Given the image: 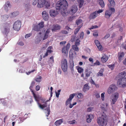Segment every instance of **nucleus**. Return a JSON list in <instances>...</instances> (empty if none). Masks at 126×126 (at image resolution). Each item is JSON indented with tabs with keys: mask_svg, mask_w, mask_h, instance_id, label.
Wrapping results in <instances>:
<instances>
[{
	"mask_svg": "<svg viewBox=\"0 0 126 126\" xmlns=\"http://www.w3.org/2000/svg\"><path fill=\"white\" fill-rule=\"evenodd\" d=\"M98 125L100 126H106L108 122V119L105 115H102L96 119Z\"/></svg>",
	"mask_w": 126,
	"mask_h": 126,
	"instance_id": "obj_2",
	"label": "nucleus"
},
{
	"mask_svg": "<svg viewBox=\"0 0 126 126\" xmlns=\"http://www.w3.org/2000/svg\"><path fill=\"white\" fill-rule=\"evenodd\" d=\"M94 118V116L92 114L88 115L86 116V121L88 123H90L92 119Z\"/></svg>",
	"mask_w": 126,
	"mask_h": 126,
	"instance_id": "obj_15",
	"label": "nucleus"
},
{
	"mask_svg": "<svg viewBox=\"0 0 126 126\" xmlns=\"http://www.w3.org/2000/svg\"><path fill=\"white\" fill-rule=\"evenodd\" d=\"M80 41L79 39L77 38L75 40V44L78 45H79L80 44Z\"/></svg>",
	"mask_w": 126,
	"mask_h": 126,
	"instance_id": "obj_45",
	"label": "nucleus"
},
{
	"mask_svg": "<svg viewBox=\"0 0 126 126\" xmlns=\"http://www.w3.org/2000/svg\"><path fill=\"white\" fill-rule=\"evenodd\" d=\"M33 0V2L32 3V5H36L37 2H38V0Z\"/></svg>",
	"mask_w": 126,
	"mask_h": 126,
	"instance_id": "obj_56",
	"label": "nucleus"
},
{
	"mask_svg": "<svg viewBox=\"0 0 126 126\" xmlns=\"http://www.w3.org/2000/svg\"><path fill=\"white\" fill-rule=\"evenodd\" d=\"M53 51L52 50L49 49H47V51L46 52L45 54L43 56V57L44 58L45 57L47 56L48 55V54H50Z\"/></svg>",
	"mask_w": 126,
	"mask_h": 126,
	"instance_id": "obj_30",
	"label": "nucleus"
},
{
	"mask_svg": "<svg viewBox=\"0 0 126 126\" xmlns=\"http://www.w3.org/2000/svg\"><path fill=\"white\" fill-rule=\"evenodd\" d=\"M75 120H74L72 121H69L68 122V123L71 124H73L75 123Z\"/></svg>",
	"mask_w": 126,
	"mask_h": 126,
	"instance_id": "obj_63",
	"label": "nucleus"
},
{
	"mask_svg": "<svg viewBox=\"0 0 126 126\" xmlns=\"http://www.w3.org/2000/svg\"><path fill=\"white\" fill-rule=\"evenodd\" d=\"M77 103L76 102H75L73 104H70L69 106V107L70 108H72Z\"/></svg>",
	"mask_w": 126,
	"mask_h": 126,
	"instance_id": "obj_55",
	"label": "nucleus"
},
{
	"mask_svg": "<svg viewBox=\"0 0 126 126\" xmlns=\"http://www.w3.org/2000/svg\"><path fill=\"white\" fill-rule=\"evenodd\" d=\"M61 68L64 72H66L67 70V62L66 59L62 61L61 65Z\"/></svg>",
	"mask_w": 126,
	"mask_h": 126,
	"instance_id": "obj_6",
	"label": "nucleus"
},
{
	"mask_svg": "<svg viewBox=\"0 0 126 126\" xmlns=\"http://www.w3.org/2000/svg\"><path fill=\"white\" fill-rule=\"evenodd\" d=\"M49 13L50 16L52 17H54L58 14V12L53 10H50Z\"/></svg>",
	"mask_w": 126,
	"mask_h": 126,
	"instance_id": "obj_12",
	"label": "nucleus"
},
{
	"mask_svg": "<svg viewBox=\"0 0 126 126\" xmlns=\"http://www.w3.org/2000/svg\"><path fill=\"white\" fill-rule=\"evenodd\" d=\"M38 104L39 105V107L42 109H43L47 107V106L46 104L41 105L39 102L38 103Z\"/></svg>",
	"mask_w": 126,
	"mask_h": 126,
	"instance_id": "obj_31",
	"label": "nucleus"
},
{
	"mask_svg": "<svg viewBox=\"0 0 126 126\" xmlns=\"http://www.w3.org/2000/svg\"><path fill=\"white\" fill-rule=\"evenodd\" d=\"M10 24L6 23L5 24L3 29L2 30V33L4 34H7L10 30Z\"/></svg>",
	"mask_w": 126,
	"mask_h": 126,
	"instance_id": "obj_5",
	"label": "nucleus"
},
{
	"mask_svg": "<svg viewBox=\"0 0 126 126\" xmlns=\"http://www.w3.org/2000/svg\"><path fill=\"white\" fill-rule=\"evenodd\" d=\"M112 14V13L110 10H106L105 13V16L106 18H109Z\"/></svg>",
	"mask_w": 126,
	"mask_h": 126,
	"instance_id": "obj_17",
	"label": "nucleus"
},
{
	"mask_svg": "<svg viewBox=\"0 0 126 126\" xmlns=\"http://www.w3.org/2000/svg\"><path fill=\"white\" fill-rule=\"evenodd\" d=\"M84 73L85 75L84 79H87L90 76V74L92 73V72L90 71L87 68L85 69Z\"/></svg>",
	"mask_w": 126,
	"mask_h": 126,
	"instance_id": "obj_10",
	"label": "nucleus"
},
{
	"mask_svg": "<svg viewBox=\"0 0 126 126\" xmlns=\"http://www.w3.org/2000/svg\"><path fill=\"white\" fill-rule=\"evenodd\" d=\"M111 5L112 7H114L115 5V3L114 0H108Z\"/></svg>",
	"mask_w": 126,
	"mask_h": 126,
	"instance_id": "obj_34",
	"label": "nucleus"
},
{
	"mask_svg": "<svg viewBox=\"0 0 126 126\" xmlns=\"http://www.w3.org/2000/svg\"><path fill=\"white\" fill-rule=\"evenodd\" d=\"M112 101L111 102V104L112 105H113L115 104V102L117 101V99H115L114 98H113L112 99Z\"/></svg>",
	"mask_w": 126,
	"mask_h": 126,
	"instance_id": "obj_51",
	"label": "nucleus"
},
{
	"mask_svg": "<svg viewBox=\"0 0 126 126\" xmlns=\"http://www.w3.org/2000/svg\"><path fill=\"white\" fill-rule=\"evenodd\" d=\"M90 88V87L88 86V84H85L83 87V91L84 92L87 91Z\"/></svg>",
	"mask_w": 126,
	"mask_h": 126,
	"instance_id": "obj_24",
	"label": "nucleus"
},
{
	"mask_svg": "<svg viewBox=\"0 0 126 126\" xmlns=\"http://www.w3.org/2000/svg\"><path fill=\"white\" fill-rule=\"evenodd\" d=\"M40 99V100L42 101L41 102H42L43 103H45V104L46 103V102H45V99L42 98H40L39 96V98L38 99V100H37L38 101H36V100H35L37 102H38L39 101L38 99Z\"/></svg>",
	"mask_w": 126,
	"mask_h": 126,
	"instance_id": "obj_53",
	"label": "nucleus"
},
{
	"mask_svg": "<svg viewBox=\"0 0 126 126\" xmlns=\"http://www.w3.org/2000/svg\"><path fill=\"white\" fill-rule=\"evenodd\" d=\"M71 100H70L69 99H68L66 101V105H68L71 101Z\"/></svg>",
	"mask_w": 126,
	"mask_h": 126,
	"instance_id": "obj_58",
	"label": "nucleus"
},
{
	"mask_svg": "<svg viewBox=\"0 0 126 126\" xmlns=\"http://www.w3.org/2000/svg\"><path fill=\"white\" fill-rule=\"evenodd\" d=\"M93 35L95 37H97L98 35V32H95L93 33Z\"/></svg>",
	"mask_w": 126,
	"mask_h": 126,
	"instance_id": "obj_60",
	"label": "nucleus"
},
{
	"mask_svg": "<svg viewBox=\"0 0 126 126\" xmlns=\"http://www.w3.org/2000/svg\"><path fill=\"white\" fill-rule=\"evenodd\" d=\"M101 58V60L102 63H105L108 60V57L104 54H103Z\"/></svg>",
	"mask_w": 126,
	"mask_h": 126,
	"instance_id": "obj_14",
	"label": "nucleus"
},
{
	"mask_svg": "<svg viewBox=\"0 0 126 126\" xmlns=\"http://www.w3.org/2000/svg\"><path fill=\"white\" fill-rule=\"evenodd\" d=\"M78 45L76 44L73 45L72 46V48L75 51H79V48L77 46Z\"/></svg>",
	"mask_w": 126,
	"mask_h": 126,
	"instance_id": "obj_28",
	"label": "nucleus"
},
{
	"mask_svg": "<svg viewBox=\"0 0 126 126\" xmlns=\"http://www.w3.org/2000/svg\"><path fill=\"white\" fill-rule=\"evenodd\" d=\"M42 15L43 19L45 21H47L49 18L48 15L46 11H44L42 13Z\"/></svg>",
	"mask_w": 126,
	"mask_h": 126,
	"instance_id": "obj_11",
	"label": "nucleus"
},
{
	"mask_svg": "<svg viewBox=\"0 0 126 126\" xmlns=\"http://www.w3.org/2000/svg\"><path fill=\"white\" fill-rule=\"evenodd\" d=\"M80 28L78 27L75 29V30L74 32V33L75 35H76L78 33L80 29Z\"/></svg>",
	"mask_w": 126,
	"mask_h": 126,
	"instance_id": "obj_43",
	"label": "nucleus"
},
{
	"mask_svg": "<svg viewBox=\"0 0 126 126\" xmlns=\"http://www.w3.org/2000/svg\"><path fill=\"white\" fill-rule=\"evenodd\" d=\"M24 119L23 118L19 117L17 121H18V123H20L23 121V120Z\"/></svg>",
	"mask_w": 126,
	"mask_h": 126,
	"instance_id": "obj_41",
	"label": "nucleus"
},
{
	"mask_svg": "<svg viewBox=\"0 0 126 126\" xmlns=\"http://www.w3.org/2000/svg\"><path fill=\"white\" fill-rule=\"evenodd\" d=\"M21 26V22L20 21L17 20L14 23V24L13 28L15 30L19 31Z\"/></svg>",
	"mask_w": 126,
	"mask_h": 126,
	"instance_id": "obj_7",
	"label": "nucleus"
},
{
	"mask_svg": "<svg viewBox=\"0 0 126 126\" xmlns=\"http://www.w3.org/2000/svg\"><path fill=\"white\" fill-rule=\"evenodd\" d=\"M95 43L97 46L98 49L100 50H102L103 49L102 47L101 44L97 40H95L94 41Z\"/></svg>",
	"mask_w": 126,
	"mask_h": 126,
	"instance_id": "obj_13",
	"label": "nucleus"
},
{
	"mask_svg": "<svg viewBox=\"0 0 126 126\" xmlns=\"http://www.w3.org/2000/svg\"><path fill=\"white\" fill-rule=\"evenodd\" d=\"M45 5L46 7L47 8H49L50 6V3L47 2H46V3L44 4Z\"/></svg>",
	"mask_w": 126,
	"mask_h": 126,
	"instance_id": "obj_48",
	"label": "nucleus"
},
{
	"mask_svg": "<svg viewBox=\"0 0 126 126\" xmlns=\"http://www.w3.org/2000/svg\"><path fill=\"white\" fill-rule=\"evenodd\" d=\"M67 50L68 49L67 48L65 47L64 46L62 48V52L63 53L66 54V52H67Z\"/></svg>",
	"mask_w": 126,
	"mask_h": 126,
	"instance_id": "obj_35",
	"label": "nucleus"
},
{
	"mask_svg": "<svg viewBox=\"0 0 126 126\" xmlns=\"http://www.w3.org/2000/svg\"><path fill=\"white\" fill-rule=\"evenodd\" d=\"M63 122V119H61L56 121L55 122V124L56 126H59Z\"/></svg>",
	"mask_w": 126,
	"mask_h": 126,
	"instance_id": "obj_22",
	"label": "nucleus"
},
{
	"mask_svg": "<svg viewBox=\"0 0 126 126\" xmlns=\"http://www.w3.org/2000/svg\"><path fill=\"white\" fill-rule=\"evenodd\" d=\"M74 52L75 53V52L73 50L71 49L69 53V57L70 58L69 60L70 64V67L71 71H73L74 70L73 67L74 64L73 61V55Z\"/></svg>",
	"mask_w": 126,
	"mask_h": 126,
	"instance_id": "obj_3",
	"label": "nucleus"
},
{
	"mask_svg": "<svg viewBox=\"0 0 126 126\" xmlns=\"http://www.w3.org/2000/svg\"><path fill=\"white\" fill-rule=\"evenodd\" d=\"M97 16V14L95 11L90 14L89 18L90 19H94Z\"/></svg>",
	"mask_w": 126,
	"mask_h": 126,
	"instance_id": "obj_19",
	"label": "nucleus"
},
{
	"mask_svg": "<svg viewBox=\"0 0 126 126\" xmlns=\"http://www.w3.org/2000/svg\"><path fill=\"white\" fill-rule=\"evenodd\" d=\"M126 76V72L123 71L120 73L117 76L118 78L119 79H122V78H126L125 77Z\"/></svg>",
	"mask_w": 126,
	"mask_h": 126,
	"instance_id": "obj_20",
	"label": "nucleus"
},
{
	"mask_svg": "<svg viewBox=\"0 0 126 126\" xmlns=\"http://www.w3.org/2000/svg\"><path fill=\"white\" fill-rule=\"evenodd\" d=\"M83 96V95L81 93H78L77 95V97L79 98H82Z\"/></svg>",
	"mask_w": 126,
	"mask_h": 126,
	"instance_id": "obj_50",
	"label": "nucleus"
},
{
	"mask_svg": "<svg viewBox=\"0 0 126 126\" xmlns=\"http://www.w3.org/2000/svg\"><path fill=\"white\" fill-rule=\"evenodd\" d=\"M45 110H47V112H46V116L48 117L50 114V110L49 107L47 108L46 109V110L45 109Z\"/></svg>",
	"mask_w": 126,
	"mask_h": 126,
	"instance_id": "obj_37",
	"label": "nucleus"
},
{
	"mask_svg": "<svg viewBox=\"0 0 126 126\" xmlns=\"http://www.w3.org/2000/svg\"><path fill=\"white\" fill-rule=\"evenodd\" d=\"M78 72L79 73H81L83 72V69L81 67H79L77 68Z\"/></svg>",
	"mask_w": 126,
	"mask_h": 126,
	"instance_id": "obj_39",
	"label": "nucleus"
},
{
	"mask_svg": "<svg viewBox=\"0 0 126 126\" xmlns=\"http://www.w3.org/2000/svg\"><path fill=\"white\" fill-rule=\"evenodd\" d=\"M117 85L119 87L123 88L126 86V78L119 79L117 82Z\"/></svg>",
	"mask_w": 126,
	"mask_h": 126,
	"instance_id": "obj_4",
	"label": "nucleus"
},
{
	"mask_svg": "<svg viewBox=\"0 0 126 126\" xmlns=\"http://www.w3.org/2000/svg\"><path fill=\"white\" fill-rule=\"evenodd\" d=\"M84 36V34L83 32H81L79 34V39L81 40L83 39V37Z\"/></svg>",
	"mask_w": 126,
	"mask_h": 126,
	"instance_id": "obj_33",
	"label": "nucleus"
},
{
	"mask_svg": "<svg viewBox=\"0 0 126 126\" xmlns=\"http://www.w3.org/2000/svg\"><path fill=\"white\" fill-rule=\"evenodd\" d=\"M46 3V1L45 0H38L37 7L39 8H41L43 7Z\"/></svg>",
	"mask_w": 126,
	"mask_h": 126,
	"instance_id": "obj_9",
	"label": "nucleus"
},
{
	"mask_svg": "<svg viewBox=\"0 0 126 126\" xmlns=\"http://www.w3.org/2000/svg\"><path fill=\"white\" fill-rule=\"evenodd\" d=\"M24 5L25 7V10L27 11L29 10V9L30 7V5L29 4V2H28L27 3H25Z\"/></svg>",
	"mask_w": 126,
	"mask_h": 126,
	"instance_id": "obj_26",
	"label": "nucleus"
},
{
	"mask_svg": "<svg viewBox=\"0 0 126 126\" xmlns=\"http://www.w3.org/2000/svg\"><path fill=\"white\" fill-rule=\"evenodd\" d=\"M35 84V82L34 81H32L31 83V86H30L29 88L30 90L31 91L32 93L33 96L34 97L35 99L36 100V101H38V99L39 98V96H36V95L34 92L33 91V90L32 89V88L33 87V86H34Z\"/></svg>",
	"mask_w": 126,
	"mask_h": 126,
	"instance_id": "obj_8",
	"label": "nucleus"
},
{
	"mask_svg": "<svg viewBox=\"0 0 126 126\" xmlns=\"http://www.w3.org/2000/svg\"><path fill=\"white\" fill-rule=\"evenodd\" d=\"M61 28V26L58 24H56L53 25V28L52 29V31H55L56 30H60Z\"/></svg>",
	"mask_w": 126,
	"mask_h": 126,
	"instance_id": "obj_21",
	"label": "nucleus"
},
{
	"mask_svg": "<svg viewBox=\"0 0 126 126\" xmlns=\"http://www.w3.org/2000/svg\"><path fill=\"white\" fill-rule=\"evenodd\" d=\"M76 36V35H74L71 36V41L72 42H73L75 41V39Z\"/></svg>",
	"mask_w": 126,
	"mask_h": 126,
	"instance_id": "obj_52",
	"label": "nucleus"
},
{
	"mask_svg": "<svg viewBox=\"0 0 126 126\" xmlns=\"http://www.w3.org/2000/svg\"><path fill=\"white\" fill-rule=\"evenodd\" d=\"M119 96V94L117 92H116L115 93V95H114V98L115 99H116L117 100Z\"/></svg>",
	"mask_w": 126,
	"mask_h": 126,
	"instance_id": "obj_49",
	"label": "nucleus"
},
{
	"mask_svg": "<svg viewBox=\"0 0 126 126\" xmlns=\"http://www.w3.org/2000/svg\"><path fill=\"white\" fill-rule=\"evenodd\" d=\"M77 1L79 4V8H81L84 2L83 0H78Z\"/></svg>",
	"mask_w": 126,
	"mask_h": 126,
	"instance_id": "obj_25",
	"label": "nucleus"
},
{
	"mask_svg": "<svg viewBox=\"0 0 126 126\" xmlns=\"http://www.w3.org/2000/svg\"><path fill=\"white\" fill-rule=\"evenodd\" d=\"M76 24L77 26L78 27L81 28L82 26L83 23L81 19L77 20L76 21Z\"/></svg>",
	"mask_w": 126,
	"mask_h": 126,
	"instance_id": "obj_16",
	"label": "nucleus"
},
{
	"mask_svg": "<svg viewBox=\"0 0 126 126\" xmlns=\"http://www.w3.org/2000/svg\"><path fill=\"white\" fill-rule=\"evenodd\" d=\"M93 109V107H91L88 108L87 109V111L88 112H90L92 111Z\"/></svg>",
	"mask_w": 126,
	"mask_h": 126,
	"instance_id": "obj_61",
	"label": "nucleus"
},
{
	"mask_svg": "<svg viewBox=\"0 0 126 126\" xmlns=\"http://www.w3.org/2000/svg\"><path fill=\"white\" fill-rule=\"evenodd\" d=\"M124 54L123 52H118V59L120 62L123 59L124 57Z\"/></svg>",
	"mask_w": 126,
	"mask_h": 126,
	"instance_id": "obj_18",
	"label": "nucleus"
},
{
	"mask_svg": "<svg viewBox=\"0 0 126 126\" xmlns=\"http://www.w3.org/2000/svg\"><path fill=\"white\" fill-rule=\"evenodd\" d=\"M110 36V34L109 33H108L106 35L103 37V39H106L108 38H109Z\"/></svg>",
	"mask_w": 126,
	"mask_h": 126,
	"instance_id": "obj_59",
	"label": "nucleus"
},
{
	"mask_svg": "<svg viewBox=\"0 0 126 126\" xmlns=\"http://www.w3.org/2000/svg\"><path fill=\"white\" fill-rule=\"evenodd\" d=\"M61 33H62L63 34H67V33H68V32L67 31H66L63 30L62 31H61Z\"/></svg>",
	"mask_w": 126,
	"mask_h": 126,
	"instance_id": "obj_64",
	"label": "nucleus"
},
{
	"mask_svg": "<svg viewBox=\"0 0 126 126\" xmlns=\"http://www.w3.org/2000/svg\"><path fill=\"white\" fill-rule=\"evenodd\" d=\"M44 22L42 21L38 24V25L40 29L43 28L44 26Z\"/></svg>",
	"mask_w": 126,
	"mask_h": 126,
	"instance_id": "obj_32",
	"label": "nucleus"
},
{
	"mask_svg": "<svg viewBox=\"0 0 126 126\" xmlns=\"http://www.w3.org/2000/svg\"><path fill=\"white\" fill-rule=\"evenodd\" d=\"M103 11V9H99L98 11H95V12L98 15V14H99L100 13L102 12Z\"/></svg>",
	"mask_w": 126,
	"mask_h": 126,
	"instance_id": "obj_54",
	"label": "nucleus"
},
{
	"mask_svg": "<svg viewBox=\"0 0 126 126\" xmlns=\"http://www.w3.org/2000/svg\"><path fill=\"white\" fill-rule=\"evenodd\" d=\"M98 2L99 3V4L103 8L104 7L105 4L103 0H98Z\"/></svg>",
	"mask_w": 126,
	"mask_h": 126,
	"instance_id": "obj_29",
	"label": "nucleus"
},
{
	"mask_svg": "<svg viewBox=\"0 0 126 126\" xmlns=\"http://www.w3.org/2000/svg\"><path fill=\"white\" fill-rule=\"evenodd\" d=\"M107 92L108 94H111L114 92L113 90H111V89L109 87L108 89Z\"/></svg>",
	"mask_w": 126,
	"mask_h": 126,
	"instance_id": "obj_46",
	"label": "nucleus"
},
{
	"mask_svg": "<svg viewBox=\"0 0 126 126\" xmlns=\"http://www.w3.org/2000/svg\"><path fill=\"white\" fill-rule=\"evenodd\" d=\"M75 95V94L74 93L72 94H71L70 95L69 97V98H68L70 100H72V99L73 98L74 96Z\"/></svg>",
	"mask_w": 126,
	"mask_h": 126,
	"instance_id": "obj_47",
	"label": "nucleus"
},
{
	"mask_svg": "<svg viewBox=\"0 0 126 126\" xmlns=\"http://www.w3.org/2000/svg\"><path fill=\"white\" fill-rule=\"evenodd\" d=\"M109 8L110 10H110L111 11V12L112 13H114L115 12V10L114 8H111L110 6H109V5H108Z\"/></svg>",
	"mask_w": 126,
	"mask_h": 126,
	"instance_id": "obj_40",
	"label": "nucleus"
},
{
	"mask_svg": "<svg viewBox=\"0 0 126 126\" xmlns=\"http://www.w3.org/2000/svg\"><path fill=\"white\" fill-rule=\"evenodd\" d=\"M109 87L111 89V90H113L114 92L116 90L117 88V87H116V85L114 84L110 85Z\"/></svg>",
	"mask_w": 126,
	"mask_h": 126,
	"instance_id": "obj_27",
	"label": "nucleus"
},
{
	"mask_svg": "<svg viewBox=\"0 0 126 126\" xmlns=\"http://www.w3.org/2000/svg\"><path fill=\"white\" fill-rule=\"evenodd\" d=\"M42 77H41L39 76L38 78H37L35 79V80L36 81L38 82H40L41 80Z\"/></svg>",
	"mask_w": 126,
	"mask_h": 126,
	"instance_id": "obj_42",
	"label": "nucleus"
},
{
	"mask_svg": "<svg viewBox=\"0 0 126 126\" xmlns=\"http://www.w3.org/2000/svg\"><path fill=\"white\" fill-rule=\"evenodd\" d=\"M19 14V12L18 11H16L13 12L11 14L12 15V17H15L17 16Z\"/></svg>",
	"mask_w": 126,
	"mask_h": 126,
	"instance_id": "obj_36",
	"label": "nucleus"
},
{
	"mask_svg": "<svg viewBox=\"0 0 126 126\" xmlns=\"http://www.w3.org/2000/svg\"><path fill=\"white\" fill-rule=\"evenodd\" d=\"M107 66L109 68H110L111 70H113L114 67V64L108 65Z\"/></svg>",
	"mask_w": 126,
	"mask_h": 126,
	"instance_id": "obj_44",
	"label": "nucleus"
},
{
	"mask_svg": "<svg viewBox=\"0 0 126 126\" xmlns=\"http://www.w3.org/2000/svg\"><path fill=\"white\" fill-rule=\"evenodd\" d=\"M98 28V26L97 25L92 26L90 29H94L97 28Z\"/></svg>",
	"mask_w": 126,
	"mask_h": 126,
	"instance_id": "obj_62",
	"label": "nucleus"
},
{
	"mask_svg": "<svg viewBox=\"0 0 126 126\" xmlns=\"http://www.w3.org/2000/svg\"><path fill=\"white\" fill-rule=\"evenodd\" d=\"M68 6V3L66 0H60L57 3L56 7L57 10H61L62 14L63 13L65 14L68 13L74 14L77 11L78 8L75 5L72 6L70 8V11H67L66 9Z\"/></svg>",
	"mask_w": 126,
	"mask_h": 126,
	"instance_id": "obj_1",
	"label": "nucleus"
},
{
	"mask_svg": "<svg viewBox=\"0 0 126 126\" xmlns=\"http://www.w3.org/2000/svg\"><path fill=\"white\" fill-rule=\"evenodd\" d=\"M105 94V93L104 92L101 94V98L102 100L104 101V95Z\"/></svg>",
	"mask_w": 126,
	"mask_h": 126,
	"instance_id": "obj_57",
	"label": "nucleus"
},
{
	"mask_svg": "<svg viewBox=\"0 0 126 126\" xmlns=\"http://www.w3.org/2000/svg\"><path fill=\"white\" fill-rule=\"evenodd\" d=\"M40 29L38 25H36L34 27V30L36 31H40Z\"/></svg>",
	"mask_w": 126,
	"mask_h": 126,
	"instance_id": "obj_38",
	"label": "nucleus"
},
{
	"mask_svg": "<svg viewBox=\"0 0 126 126\" xmlns=\"http://www.w3.org/2000/svg\"><path fill=\"white\" fill-rule=\"evenodd\" d=\"M50 32L49 29H47L46 32L44 36L43 39V40H45L47 38Z\"/></svg>",
	"mask_w": 126,
	"mask_h": 126,
	"instance_id": "obj_23",
	"label": "nucleus"
}]
</instances>
